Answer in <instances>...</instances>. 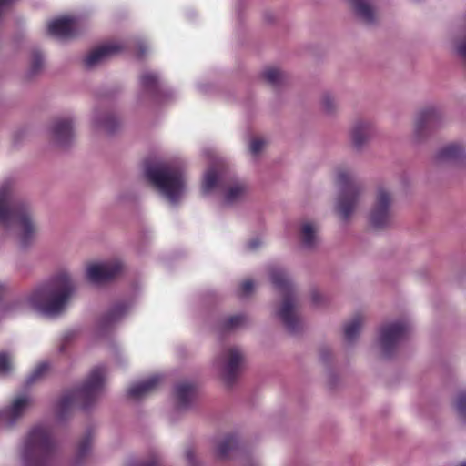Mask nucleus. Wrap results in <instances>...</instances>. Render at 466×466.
I'll return each mask as SVG.
<instances>
[{"label": "nucleus", "mask_w": 466, "mask_h": 466, "mask_svg": "<svg viewBox=\"0 0 466 466\" xmlns=\"http://www.w3.org/2000/svg\"><path fill=\"white\" fill-rule=\"evenodd\" d=\"M52 136L57 145H67L74 137L73 120L69 117L57 119L52 127Z\"/></svg>", "instance_id": "aec40b11"}, {"label": "nucleus", "mask_w": 466, "mask_h": 466, "mask_svg": "<svg viewBox=\"0 0 466 466\" xmlns=\"http://www.w3.org/2000/svg\"><path fill=\"white\" fill-rule=\"evenodd\" d=\"M261 244H262V242L259 238L251 239L247 244V249L249 251H255L261 246Z\"/></svg>", "instance_id": "79ce46f5"}, {"label": "nucleus", "mask_w": 466, "mask_h": 466, "mask_svg": "<svg viewBox=\"0 0 466 466\" xmlns=\"http://www.w3.org/2000/svg\"><path fill=\"white\" fill-rule=\"evenodd\" d=\"M6 287L0 283V299L5 295Z\"/></svg>", "instance_id": "49530a36"}, {"label": "nucleus", "mask_w": 466, "mask_h": 466, "mask_svg": "<svg viewBox=\"0 0 466 466\" xmlns=\"http://www.w3.org/2000/svg\"><path fill=\"white\" fill-rule=\"evenodd\" d=\"M264 18H265V20H267L268 22H271V21H273V20H274V15H273V14H271V13H266V14L264 15Z\"/></svg>", "instance_id": "a18cd8bd"}, {"label": "nucleus", "mask_w": 466, "mask_h": 466, "mask_svg": "<svg viewBox=\"0 0 466 466\" xmlns=\"http://www.w3.org/2000/svg\"><path fill=\"white\" fill-rule=\"evenodd\" d=\"M162 376L153 375L142 381L133 384L127 391L129 397L133 399H140L151 393L160 383Z\"/></svg>", "instance_id": "4be33fe9"}, {"label": "nucleus", "mask_w": 466, "mask_h": 466, "mask_svg": "<svg viewBox=\"0 0 466 466\" xmlns=\"http://www.w3.org/2000/svg\"><path fill=\"white\" fill-rule=\"evenodd\" d=\"M91 449V437L88 434L85 437V439L80 442L77 449V457L79 459L84 458Z\"/></svg>", "instance_id": "e433bc0d"}, {"label": "nucleus", "mask_w": 466, "mask_h": 466, "mask_svg": "<svg viewBox=\"0 0 466 466\" xmlns=\"http://www.w3.org/2000/svg\"><path fill=\"white\" fill-rule=\"evenodd\" d=\"M350 5L358 19L367 25L378 20V10L374 0H349Z\"/></svg>", "instance_id": "6ab92c4d"}, {"label": "nucleus", "mask_w": 466, "mask_h": 466, "mask_svg": "<svg viewBox=\"0 0 466 466\" xmlns=\"http://www.w3.org/2000/svg\"><path fill=\"white\" fill-rule=\"evenodd\" d=\"M32 405L33 399L29 394L17 395L7 408L0 410V428L14 426L29 410Z\"/></svg>", "instance_id": "f8f14e48"}, {"label": "nucleus", "mask_w": 466, "mask_h": 466, "mask_svg": "<svg viewBox=\"0 0 466 466\" xmlns=\"http://www.w3.org/2000/svg\"><path fill=\"white\" fill-rule=\"evenodd\" d=\"M300 240L306 248H312L318 243V227L310 221H305L300 226Z\"/></svg>", "instance_id": "393cba45"}, {"label": "nucleus", "mask_w": 466, "mask_h": 466, "mask_svg": "<svg viewBox=\"0 0 466 466\" xmlns=\"http://www.w3.org/2000/svg\"><path fill=\"white\" fill-rule=\"evenodd\" d=\"M444 120L442 110L436 106H428L420 110L414 121L413 142L420 144L431 136L434 129Z\"/></svg>", "instance_id": "1a4fd4ad"}, {"label": "nucleus", "mask_w": 466, "mask_h": 466, "mask_svg": "<svg viewBox=\"0 0 466 466\" xmlns=\"http://www.w3.org/2000/svg\"><path fill=\"white\" fill-rule=\"evenodd\" d=\"M140 88L148 94L156 102L161 103L166 97L172 96L174 92L163 89L157 73L147 71L140 76Z\"/></svg>", "instance_id": "dca6fc26"}, {"label": "nucleus", "mask_w": 466, "mask_h": 466, "mask_svg": "<svg viewBox=\"0 0 466 466\" xmlns=\"http://www.w3.org/2000/svg\"><path fill=\"white\" fill-rule=\"evenodd\" d=\"M310 299L314 305L319 306L324 301V297L318 289H314L310 291Z\"/></svg>", "instance_id": "ea45409f"}, {"label": "nucleus", "mask_w": 466, "mask_h": 466, "mask_svg": "<svg viewBox=\"0 0 466 466\" xmlns=\"http://www.w3.org/2000/svg\"><path fill=\"white\" fill-rule=\"evenodd\" d=\"M130 308V302H117L114 304L103 317V326H109L119 321L128 313Z\"/></svg>", "instance_id": "b1692460"}, {"label": "nucleus", "mask_w": 466, "mask_h": 466, "mask_svg": "<svg viewBox=\"0 0 466 466\" xmlns=\"http://www.w3.org/2000/svg\"><path fill=\"white\" fill-rule=\"evenodd\" d=\"M44 64V58L42 54L39 51H34L32 54V60L30 66V74H36L42 67Z\"/></svg>", "instance_id": "c9c22d12"}, {"label": "nucleus", "mask_w": 466, "mask_h": 466, "mask_svg": "<svg viewBox=\"0 0 466 466\" xmlns=\"http://www.w3.org/2000/svg\"><path fill=\"white\" fill-rule=\"evenodd\" d=\"M377 134L375 125L365 119L356 120L350 129V138L353 147L360 150Z\"/></svg>", "instance_id": "a211bd4d"}, {"label": "nucleus", "mask_w": 466, "mask_h": 466, "mask_svg": "<svg viewBox=\"0 0 466 466\" xmlns=\"http://www.w3.org/2000/svg\"><path fill=\"white\" fill-rule=\"evenodd\" d=\"M336 183L339 195L335 210L344 222H348L360 204L364 187L358 181L356 174L347 167H339L337 170Z\"/></svg>", "instance_id": "423d86ee"}, {"label": "nucleus", "mask_w": 466, "mask_h": 466, "mask_svg": "<svg viewBox=\"0 0 466 466\" xmlns=\"http://www.w3.org/2000/svg\"><path fill=\"white\" fill-rule=\"evenodd\" d=\"M94 125L104 129L107 133H113L118 127V121L113 116H106L104 117L95 116Z\"/></svg>", "instance_id": "c85d7f7f"}, {"label": "nucleus", "mask_w": 466, "mask_h": 466, "mask_svg": "<svg viewBox=\"0 0 466 466\" xmlns=\"http://www.w3.org/2000/svg\"><path fill=\"white\" fill-rule=\"evenodd\" d=\"M75 291L67 272L62 271L38 286L23 304L47 317L60 314Z\"/></svg>", "instance_id": "f03ea898"}, {"label": "nucleus", "mask_w": 466, "mask_h": 466, "mask_svg": "<svg viewBox=\"0 0 466 466\" xmlns=\"http://www.w3.org/2000/svg\"><path fill=\"white\" fill-rule=\"evenodd\" d=\"M186 458L189 465H197L195 451L192 448H189L186 451Z\"/></svg>", "instance_id": "a19ab883"}, {"label": "nucleus", "mask_w": 466, "mask_h": 466, "mask_svg": "<svg viewBox=\"0 0 466 466\" xmlns=\"http://www.w3.org/2000/svg\"><path fill=\"white\" fill-rule=\"evenodd\" d=\"M134 466H157V462L156 461H142L135 464Z\"/></svg>", "instance_id": "37998d69"}, {"label": "nucleus", "mask_w": 466, "mask_h": 466, "mask_svg": "<svg viewBox=\"0 0 466 466\" xmlns=\"http://www.w3.org/2000/svg\"><path fill=\"white\" fill-rule=\"evenodd\" d=\"M246 360L244 350L237 345L226 347L220 355V370L225 382L231 386L239 377Z\"/></svg>", "instance_id": "9d476101"}, {"label": "nucleus", "mask_w": 466, "mask_h": 466, "mask_svg": "<svg viewBox=\"0 0 466 466\" xmlns=\"http://www.w3.org/2000/svg\"><path fill=\"white\" fill-rule=\"evenodd\" d=\"M176 405L179 410L189 408L196 398V387L188 382H181L175 387Z\"/></svg>", "instance_id": "412c9836"}, {"label": "nucleus", "mask_w": 466, "mask_h": 466, "mask_svg": "<svg viewBox=\"0 0 466 466\" xmlns=\"http://www.w3.org/2000/svg\"><path fill=\"white\" fill-rule=\"evenodd\" d=\"M0 230L15 235L23 246L27 245L35 233L29 205L14 196L10 181L0 185Z\"/></svg>", "instance_id": "f257e3e1"}, {"label": "nucleus", "mask_w": 466, "mask_h": 466, "mask_svg": "<svg viewBox=\"0 0 466 466\" xmlns=\"http://www.w3.org/2000/svg\"><path fill=\"white\" fill-rule=\"evenodd\" d=\"M248 323V320L243 315H234L223 322V328L227 330L236 329L244 327Z\"/></svg>", "instance_id": "7c9ffc66"}, {"label": "nucleus", "mask_w": 466, "mask_h": 466, "mask_svg": "<svg viewBox=\"0 0 466 466\" xmlns=\"http://www.w3.org/2000/svg\"><path fill=\"white\" fill-rule=\"evenodd\" d=\"M251 187L243 180L232 179L227 181L223 186V203L228 207L241 204L248 198L249 195L251 196Z\"/></svg>", "instance_id": "ddd939ff"}, {"label": "nucleus", "mask_w": 466, "mask_h": 466, "mask_svg": "<svg viewBox=\"0 0 466 466\" xmlns=\"http://www.w3.org/2000/svg\"><path fill=\"white\" fill-rule=\"evenodd\" d=\"M455 409L460 419L466 422V390L458 394L455 401Z\"/></svg>", "instance_id": "2f4dec72"}, {"label": "nucleus", "mask_w": 466, "mask_h": 466, "mask_svg": "<svg viewBox=\"0 0 466 466\" xmlns=\"http://www.w3.org/2000/svg\"><path fill=\"white\" fill-rule=\"evenodd\" d=\"M106 378V370L104 366L94 368L80 388L68 391L59 400L56 408L58 419L63 420L76 404L87 410L100 396Z\"/></svg>", "instance_id": "39448f33"}, {"label": "nucleus", "mask_w": 466, "mask_h": 466, "mask_svg": "<svg viewBox=\"0 0 466 466\" xmlns=\"http://www.w3.org/2000/svg\"><path fill=\"white\" fill-rule=\"evenodd\" d=\"M321 106L323 110L328 114H332L337 108V103L335 98L329 95L325 94L321 99Z\"/></svg>", "instance_id": "f704fd0d"}, {"label": "nucleus", "mask_w": 466, "mask_h": 466, "mask_svg": "<svg viewBox=\"0 0 466 466\" xmlns=\"http://www.w3.org/2000/svg\"><path fill=\"white\" fill-rule=\"evenodd\" d=\"M363 325V318L360 315H356L353 319L344 326L345 339L351 343L359 336Z\"/></svg>", "instance_id": "bb28decb"}, {"label": "nucleus", "mask_w": 466, "mask_h": 466, "mask_svg": "<svg viewBox=\"0 0 466 466\" xmlns=\"http://www.w3.org/2000/svg\"><path fill=\"white\" fill-rule=\"evenodd\" d=\"M56 445L46 427L36 426L28 433L22 451L23 466H49Z\"/></svg>", "instance_id": "0eeeda50"}, {"label": "nucleus", "mask_w": 466, "mask_h": 466, "mask_svg": "<svg viewBox=\"0 0 466 466\" xmlns=\"http://www.w3.org/2000/svg\"><path fill=\"white\" fill-rule=\"evenodd\" d=\"M265 141L260 138H255L250 141L249 151L253 156H258L263 149Z\"/></svg>", "instance_id": "4c0bfd02"}, {"label": "nucleus", "mask_w": 466, "mask_h": 466, "mask_svg": "<svg viewBox=\"0 0 466 466\" xmlns=\"http://www.w3.org/2000/svg\"><path fill=\"white\" fill-rule=\"evenodd\" d=\"M262 76L264 79L272 86H279L284 79L283 72L275 67H268L265 69Z\"/></svg>", "instance_id": "c756f323"}, {"label": "nucleus", "mask_w": 466, "mask_h": 466, "mask_svg": "<svg viewBox=\"0 0 466 466\" xmlns=\"http://www.w3.org/2000/svg\"><path fill=\"white\" fill-rule=\"evenodd\" d=\"M464 157V150L458 144H451L439 150L436 159L440 163H458Z\"/></svg>", "instance_id": "5701e85b"}, {"label": "nucleus", "mask_w": 466, "mask_h": 466, "mask_svg": "<svg viewBox=\"0 0 466 466\" xmlns=\"http://www.w3.org/2000/svg\"><path fill=\"white\" fill-rule=\"evenodd\" d=\"M147 179L171 204H177L186 190L183 167L180 162L147 161L145 164Z\"/></svg>", "instance_id": "7ed1b4c3"}, {"label": "nucleus", "mask_w": 466, "mask_h": 466, "mask_svg": "<svg viewBox=\"0 0 466 466\" xmlns=\"http://www.w3.org/2000/svg\"><path fill=\"white\" fill-rule=\"evenodd\" d=\"M460 466H466V463H461Z\"/></svg>", "instance_id": "09e8293b"}, {"label": "nucleus", "mask_w": 466, "mask_h": 466, "mask_svg": "<svg viewBox=\"0 0 466 466\" xmlns=\"http://www.w3.org/2000/svg\"><path fill=\"white\" fill-rule=\"evenodd\" d=\"M238 441L235 436L228 435L224 437L217 446V453L221 458H227L233 451L238 448Z\"/></svg>", "instance_id": "cd10ccee"}, {"label": "nucleus", "mask_w": 466, "mask_h": 466, "mask_svg": "<svg viewBox=\"0 0 466 466\" xmlns=\"http://www.w3.org/2000/svg\"><path fill=\"white\" fill-rule=\"evenodd\" d=\"M118 261L94 263L86 268L87 279L94 284H100L115 278L121 270Z\"/></svg>", "instance_id": "4468645a"}, {"label": "nucleus", "mask_w": 466, "mask_h": 466, "mask_svg": "<svg viewBox=\"0 0 466 466\" xmlns=\"http://www.w3.org/2000/svg\"><path fill=\"white\" fill-rule=\"evenodd\" d=\"M254 282L251 279L244 280L239 287V293L242 297H247L252 293L254 290Z\"/></svg>", "instance_id": "58836bf2"}, {"label": "nucleus", "mask_w": 466, "mask_h": 466, "mask_svg": "<svg viewBox=\"0 0 466 466\" xmlns=\"http://www.w3.org/2000/svg\"><path fill=\"white\" fill-rule=\"evenodd\" d=\"M410 328V324L405 321L393 322L381 328L380 345L385 357H390L401 342L405 340Z\"/></svg>", "instance_id": "9b49d317"}, {"label": "nucleus", "mask_w": 466, "mask_h": 466, "mask_svg": "<svg viewBox=\"0 0 466 466\" xmlns=\"http://www.w3.org/2000/svg\"><path fill=\"white\" fill-rule=\"evenodd\" d=\"M368 220L375 230L390 228L395 221L394 196L386 185H379L374 193Z\"/></svg>", "instance_id": "6e6552de"}, {"label": "nucleus", "mask_w": 466, "mask_h": 466, "mask_svg": "<svg viewBox=\"0 0 466 466\" xmlns=\"http://www.w3.org/2000/svg\"><path fill=\"white\" fill-rule=\"evenodd\" d=\"M126 48L120 42H111L102 45L92 50L84 59L85 66L91 69L106 61L112 56L122 52Z\"/></svg>", "instance_id": "f3484780"}, {"label": "nucleus", "mask_w": 466, "mask_h": 466, "mask_svg": "<svg viewBox=\"0 0 466 466\" xmlns=\"http://www.w3.org/2000/svg\"><path fill=\"white\" fill-rule=\"evenodd\" d=\"M12 368L11 356L6 352H0V377L8 375Z\"/></svg>", "instance_id": "473e14b6"}, {"label": "nucleus", "mask_w": 466, "mask_h": 466, "mask_svg": "<svg viewBox=\"0 0 466 466\" xmlns=\"http://www.w3.org/2000/svg\"><path fill=\"white\" fill-rule=\"evenodd\" d=\"M137 56H141L146 52V46L144 43H137Z\"/></svg>", "instance_id": "c03bdc74"}, {"label": "nucleus", "mask_w": 466, "mask_h": 466, "mask_svg": "<svg viewBox=\"0 0 466 466\" xmlns=\"http://www.w3.org/2000/svg\"><path fill=\"white\" fill-rule=\"evenodd\" d=\"M270 281L281 294L282 301L276 315L290 333L299 332L303 323L298 314L296 291L289 273L283 268L271 265L268 268Z\"/></svg>", "instance_id": "20e7f679"}, {"label": "nucleus", "mask_w": 466, "mask_h": 466, "mask_svg": "<svg viewBox=\"0 0 466 466\" xmlns=\"http://www.w3.org/2000/svg\"><path fill=\"white\" fill-rule=\"evenodd\" d=\"M79 20L75 16H61L49 22L48 33L59 39L66 40L76 35Z\"/></svg>", "instance_id": "2eb2a0df"}, {"label": "nucleus", "mask_w": 466, "mask_h": 466, "mask_svg": "<svg viewBox=\"0 0 466 466\" xmlns=\"http://www.w3.org/2000/svg\"><path fill=\"white\" fill-rule=\"evenodd\" d=\"M321 358H322L323 360H325V359H326V357H325V355H324V351H322V352H321Z\"/></svg>", "instance_id": "de8ad7c7"}, {"label": "nucleus", "mask_w": 466, "mask_h": 466, "mask_svg": "<svg viewBox=\"0 0 466 466\" xmlns=\"http://www.w3.org/2000/svg\"><path fill=\"white\" fill-rule=\"evenodd\" d=\"M48 370V363L42 362L40 363L28 376L27 383L31 384L39 380Z\"/></svg>", "instance_id": "72a5a7b5"}, {"label": "nucleus", "mask_w": 466, "mask_h": 466, "mask_svg": "<svg viewBox=\"0 0 466 466\" xmlns=\"http://www.w3.org/2000/svg\"><path fill=\"white\" fill-rule=\"evenodd\" d=\"M228 177V167L222 162L218 161L213 167H210L206 173V191L215 187L218 183L222 181V178Z\"/></svg>", "instance_id": "a878e982"}]
</instances>
